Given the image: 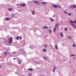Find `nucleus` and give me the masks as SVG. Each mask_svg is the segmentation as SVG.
<instances>
[{"label": "nucleus", "mask_w": 76, "mask_h": 76, "mask_svg": "<svg viewBox=\"0 0 76 76\" xmlns=\"http://www.w3.org/2000/svg\"><path fill=\"white\" fill-rule=\"evenodd\" d=\"M11 20V18H5L4 20L5 21H7L8 20Z\"/></svg>", "instance_id": "f257e3e1"}, {"label": "nucleus", "mask_w": 76, "mask_h": 76, "mask_svg": "<svg viewBox=\"0 0 76 76\" xmlns=\"http://www.w3.org/2000/svg\"><path fill=\"white\" fill-rule=\"evenodd\" d=\"M31 12L32 15H35V11L34 10H32Z\"/></svg>", "instance_id": "f03ea898"}, {"label": "nucleus", "mask_w": 76, "mask_h": 76, "mask_svg": "<svg viewBox=\"0 0 76 76\" xmlns=\"http://www.w3.org/2000/svg\"><path fill=\"white\" fill-rule=\"evenodd\" d=\"M34 2L35 3L37 4H40V3H39V1H34Z\"/></svg>", "instance_id": "7ed1b4c3"}, {"label": "nucleus", "mask_w": 76, "mask_h": 76, "mask_svg": "<svg viewBox=\"0 0 76 76\" xmlns=\"http://www.w3.org/2000/svg\"><path fill=\"white\" fill-rule=\"evenodd\" d=\"M52 7L54 8H57L58 7V6L55 4H53L52 5Z\"/></svg>", "instance_id": "20e7f679"}, {"label": "nucleus", "mask_w": 76, "mask_h": 76, "mask_svg": "<svg viewBox=\"0 0 76 76\" xmlns=\"http://www.w3.org/2000/svg\"><path fill=\"white\" fill-rule=\"evenodd\" d=\"M70 8L72 9H73V8H76V5H71L70 6Z\"/></svg>", "instance_id": "39448f33"}, {"label": "nucleus", "mask_w": 76, "mask_h": 76, "mask_svg": "<svg viewBox=\"0 0 76 76\" xmlns=\"http://www.w3.org/2000/svg\"><path fill=\"white\" fill-rule=\"evenodd\" d=\"M20 5L21 6V7H24V6H26V4L24 3L23 4H20Z\"/></svg>", "instance_id": "423d86ee"}, {"label": "nucleus", "mask_w": 76, "mask_h": 76, "mask_svg": "<svg viewBox=\"0 0 76 76\" xmlns=\"http://www.w3.org/2000/svg\"><path fill=\"white\" fill-rule=\"evenodd\" d=\"M70 25H72V26H73V27L74 28L76 29V25L75 24H74L72 23H70Z\"/></svg>", "instance_id": "0eeeda50"}, {"label": "nucleus", "mask_w": 76, "mask_h": 76, "mask_svg": "<svg viewBox=\"0 0 76 76\" xmlns=\"http://www.w3.org/2000/svg\"><path fill=\"white\" fill-rule=\"evenodd\" d=\"M60 36L61 37V38H63L64 35H63V34L62 32H61L60 33Z\"/></svg>", "instance_id": "6e6552de"}, {"label": "nucleus", "mask_w": 76, "mask_h": 76, "mask_svg": "<svg viewBox=\"0 0 76 76\" xmlns=\"http://www.w3.org/2000/svg\"><path fill=\"white\" fill-rule=\"evenodd\" d=\"M57 28L55 27L54 28H53V33H55V32L56 31V29Z\"/></svg>", "instance_id": "1a4fd4ad"}, {"label": "nucleus", "mask_w": 76, "mask_h": 76, "mask_svg": "<svg viewBox=\"0 0 76 76\" xmlns=\"http://www.w3.org/2000/svg\"><path fill=\"white\" fill-rule=\"evenodd\" d=\"M12 42V38H11L9 40V43L10 44Z\"/></svg>", "instance_id": "9d476101"}, {"label": "nucleus", "mask_w": 76, "mask_h": 76, "mask_svg": "<svg viewBox=\"0 0 76 76\" xmlns=\"http://www.w3.org/2000/svg\"><path fill=\"white\" fill-rule=\"evenodd\" d=\"M48 27L47 26H44L42 27V29H45V28H48Z\"/></svg>", "instance_id": "9b49d317"}, {"label": "nucleus", "mask_w": 76, "mask_h": 76, "mask_svg": "<svg viewBox=\"0 0 76 76\" xmlns=\"http://www.w3.org/2000/svg\"><path fill=\"white\" fill-rule=\"evenodd\" d=\"M58 46V45H56L55 46V48H56V50H58V47H57Z\"/></svg>", "instance_id": "f8f14e48"}, {"label": "nucleus", "mask_w": 76, "mask_h": 76, "mask_svg": "<svg viewBox=\"0 0 76 76\" xmlns=\"http://www.w3.org/2000/svg\"><path fill=\"white\" fill-rule=\"evenodd\" d=\"M8 10L10 12H12V11H13V8H10L8 9Z\"/></svg>", "instance_id": "ddd939ff"}, {"label": "nucleus", "mask_w": 76, "mask_h": 76, "mask_svg": "<svg viewBox=\"0 0 76 76\" xmlns=\"http://www.w3.org/2000/svg\"><path fill=\"white\" fill-rule=\"evenodd\" d=\"M42 4H43V5H45V4H47V2H42Z\"/></svg>", "instance_id": "4468645a"}, {"label": "nucleus", "mask_w": 76, "mask_h": 76, "mask_svg": "<svg viewBox=\"0 0 76 76\" xmlns=\"http://www.w3.org/2000/svg\"><path fill=\"white\" fill-rule=\"evenodd\" d=\"M69 22H70V23H72V24H73L72 23L75 24V22H74V21H72V20H70L69 21Z\"/></svg>", "instance_id": "2eb2a0df"}, {"label": "nucleus", "mask_w": 76, "mask_h": 76, "mask_svg": "<svg viewBox=\"0 0 76 76\" xmlns=\"http://www.w3.org/2000/svg\"><path fill=\"white\" fill-rule=\"evenodd\" d=\"M48 32L50 34H52V30L51 29H49L48 30Z\"/></svg>", "instance_id": "dca6fc26"}, {"label": "nucleus", "mask_w": 76, "mask_h": 76, "mask_svg": "<svg viewBox=\"0 0 76 76\" xmlns=\"http://www.w3.org/2000/svg\"><path fill=\"white\" fill-rule=\"evenodd\" d=\"M59 25V24L58 23H57L56 24L55 27V28H57V26H58Z\"/></svg>", "instance_id": "f3484780"}, {"label": "nucleus", "mask_w": 76, "mask_h": 76, "mask_svg": "<svg viewBox=\"0 0 76 76\" xmlns=\"http://www.w3.org/2000/svg\"><path fill=\"white\" fill-rule=\"evenodd\" d=\"M43 59H44V60H48V58H47V57H43Z\"/></svg>", "instance_id": "a211bd4d"}, {"label": "nucleus", "mask_w": 76, "mask_h": 76, "mask_svg": "<svg viewBox=\"0 0 76 76\" xmlns=\"http://www.w3.org/2000/svg\"><path fill=\"white\" fill-rule=\"evenodd\" d=\"M76 56V55L73 54H72L70 55V57H75Z\"/></svg>", "instance_id": "6ab92c4d"}, {"label": "nucleus", "mask_w": 76, "mask_h": 76, "mask_svg": "<svg viewBox=\"0 0 76 76\" xmlns=\"http://www.w3.org/2000/svg\"><path fill=\"white\" fill-rule=\"evenodd\" d=\"M68 38V39H72V37L70 36H67Z\"/></svg>", "instance_id": "aec40b11"}, {"label": "nucleus", "mask_w": 76, "mask_h": 76, "mask_svg": "<svg viewBox=\"0 0 76 76\" xmlns=\"http://www.w3.org/2000/svg\"><path fill=\"white\" fill-rule=\"evenodd\" d=\"M55 70H56V67H54L53 68V73H54V72H55Z\"/></svg>", "instance_id": "412c9836"}, {"label": "nucleus", "mask_w": 76, "mask_h": 76, "mask_svg": "<svg viewBox=\"0 0 76 76\" xmlns=\"http://www.w3.org/2000/svg\"><path fill=\"white\" fill-rule=\"evenodd\" d=\"M44 47H45V48H47V44H45Z\"/></svg>", "instance_id": "4be33fe9"}, {"label": "nucleus", "mask_w": 76, "mask_h": 76, "mask_svg": "<svg viewBox=\"0 0 76 76\" xmlns=\"http://www.w3.org/2000/svg\"><path fill=\"white\" fill-rule=\"evenodd\" d=\"M72 46L73 47H76V45L75 43L72 44Z\"/></svg>", "instance_id": "5701e85b"}, {"label": "nucleus", "mask_w": 76, "mask_h": 76, "mask_svg": "<svg viewBox=\"0 0 76 76\" xmlns=\"http://www.w3.org/2000/svg\"><path fill=\"white\" fill-rule=\"evenodd\" d=\"M34 70L33 69H28V70H29L30 71H32Z\"/></svg>", "instance_id": "b1692460"}, {"label": "nucleus", "mask_w": 76, "mask_h": 76, "mask_svg": "<svg viewBox=\"0 0 76 76\" xmlns=\"http://www.w3.org/2000/svg\"><path fill=\"white\" fill-rule=\"evenodd\" d=\"M4 55H7V52H4Z\"/></svg>", "instance_id": "393cba45"}, {"label": "nucleus", "mask_w": 76, "mask_h": 76, "mask_svg": "<svg viewBox=\"0 0 76 76\" xmlns=\"http://www.w3.org/2000/svg\"><path fill=\"white\" fill-rule=\"evenodd\" d=\"M18 62L19 64H20L21 63V61L20 60H19Z\"/></svg>", "instance_id": "a878e982"}, {"label": "nucleus", "mask_w": 76, "mask_h": 76, "mask_svg": "<svg viewBox=\"0 0 76 76\" xmlns=\"http://www.w3.org/2000/svg\"><path fill=\"white\" fill-rule=\"evenodd\" d=\"M50 19L51 22H54V20L53 19L50 18Z\"/></svg>", "instance_id": "bb28decb"}, {"label": "nucleus", "mask_w": 76, "mask_h": 76, "mask_svg": "<svg viewBox=\"0 0 76 76\" xmlns=\"http://www.w3.org/2000/svg\"><path fill=\"white\" fill-rule=\"evenodd\" d=\"M46 49H44L43 50V52H46Z\"/></svg>", "instance_id": "cd10ccee"}, {"label": "nucleus", "mask_w": 76, "mask_h": 76, "mask_svg": "<svg viewBox=\"0 0 76 76\" xmlns=\"http://www.w3.org/2000/svg\"><path fill=\"white\" fill-rule=\"evenodd\" d=\"M19 36H17V37L16 39H17V40H19Z\"/></svg>", "instance_id": "c85d7f7f"}, {"label": "nucleus", "mask_w": 76, "mask_h": 76, "mask_svg": "<svg viewBox=\"0 0 76 76\" xmlns=\"http://www.w3.org/2000/svg\"><path fill=\"white\" fill-rule=\"evenodd\" d=\"M67 29H68L67 28H66L64 29V31H66L67 30Z\"/></svg>", "instance_id": "c756f323"}, {"label": "nucleus", "mask_w": 76, "mask_h": 76, "mask_svg": "<svg viewBox=\"0 0 76 76\" xmlns=\"http://www.w3.org/2000/svg\"><path fill=\"white\" fill-rule=\"evenodd\" d=\"M71 15H72L71 13H69L68 14V15H69V16H71Z\"/></svg>", "instance_id": "7c9ffc66"}, {"label": "nucleus", "mask_w": 76, "mask_h": 76, "mask_svg": "<svg viewBox=\"0 0 76 76\" xmlns=\"http://www.w3.org/2000/svg\"><path fill=\"white\" fill-rule=\"evenodd\" d=\"M64 13H65V14H67V12L66 11H64Z\"/></svg>", "instance_id": "2f4dec72"}, {"label": "nucleus", "mask_w": 76, "mask_h": 76, "mask_svg": "<svg viewBox=\"0 0 76 76\" xmlns=\"http://www.w3.org/2000/svg\"><path fill=\"white\" fill-rule=\"evenodd\" d=\"M40 76H45V75L44 74H41Z\"/></svg>", "instance_id": "473e14b6"}, {"label": "nucleus", "mask_w": 76, "mask_h": 76, "mask_svg": "<svg viewBox=\"0 0 76 76\" xmlns=\"http://www.w3.org/2000/svg\"><path fill=\"white\" fill-rule=\"evenodd\" d=\"M12 18H14V15L13 14H12Z\"/></svg>", "instance_id": "72a5a7b5"}, {"label": "nucleus", "mask_w": 76, "mask_h": 76, "mask_svg": "<svg viewBox=\"0 0 76 76\" xmlns=\"http://www.w3.org/2000/svg\"><path fill=\"white\" fill-rule=\"evenodd\" d=\"M74 24H76V20H75L74 21Z\"/></svg>", "instance_id": "f704fd0d"}, {"label": "nucleus", "mask_w": 76, "mask_h": 76, "mask_svg": "<svg viewBox=\"0 0 76 76\" xmlns=\"http://www.w3.org/2000/svg\"><path fill=\"white\" fill-rule=\"evenodd\" d=\"M58 7V8H59V9H60V8H61V7L60 6H59Z\"/></svg>", "instance_id": "c9c22d12"}, {"label": "nucleus", "mask_w": 76, "mask_h": 76, "mask_svg": "<svg viewBox=\"0 0 76 76\" xmlns=\"http://www.w3.org/2000/svg\"><path fill=\"white\" fill-rule=\"evenodd\" d=\"M22 39V37H20L19 39Z\"/></svg>", "instance_id": "e433bc0d"}, {"label": "nucleus", "mask_w": 76, "mask_h": 76, "mask_svg": "<svg viewBox=\"0 0 76 76\" xmlns=\"http://www.w3.org/2000/svg\"><path fill=\"white\" fill-rule=\"evenodd\" d=\"M32 76V75L31 74H29V76Z\"/></svg>", "instance_id": "4c0bfd02"}, {"label": "nucleus", "mask_w": 76, "mask_h": 76, "mask_svg": "<svg viewBox=\"0 0 76 76\" xmlns=\"http://www.w3.org/2000/svg\"><path fill=\"white\" fill-rule=\"evenodd\" d=\"M1 65H0V68H1Z\"/></svg>", "instance_id": "58836bf2"}, {"label": "nucleus", "mask_w": 76, "mask_h": 76, "mask_svg": "<svg viewBox=\"0 0 76 76\" xmlns=\"http://www.w3.org/2000/svg\"><path fill=\"white\" fill-rule=\"evenodd\" d=\"M53 18H54V17H55V15H53Z\"/></svg>", "instance_id": "ea45409f"}, {"label": "nucleus", "mask_w": 76, "mask_h": 76, "mask_svg": "<svg viewBox=\"0 0 76 76\" xmlns=\"http://www.w3.org/2000/svg\"><path fill=\"white\" fill-rule=\"evenodd\" d=\"M75 58H73V60H75Z\"/></svg>", "instance_id": "a19ab883"}, {"label": "nucleus", "mask_w": 76, "mask_h": 76, "mask_svg": "<svg viewBox=\"0 0 76 76\" xmlns=\"http://www.w3.org/2000/svg\"><path fill=\"white\" fill-rule=\"evenodd\" d=\"M14 60H15V58H14Z\"/></svg>", "instance_id": "79ce46f5"}, {"label": "nucleus", "mask_w": 76, "mask_h": 76, "mask_svg": "<svg viewBox=\"0 0 76 76\" xmlns=\"http://www.w3.org/2000/svg\"><path fill=\"white\" fill-rule=\"evenodd\" d=\"M7 51H8V50H7Z\"/></svg>", "instance_id": "37998d69"}, {"label": "nucleus", "mask_w": 76, "mask_h": 76, "mask_svg": "<svg viewBox=\"0 0 76 76\" xmlns=\"http://www.w3.org/2000/svg\"><path fill=\"white\" fill-rule=\"evenodd\" d=\"M75 10V11H76V10Z\"/></svg>", "instance_id": "c03bdc74"}, {"label": "nucleus", "mask_w": 76, "mask_h": 76, "mask_svg": "<svg viewBox=\"0 0 76 76\" xmlns=\"http://www.w3.org/2000/svg\"><path fill=\"white\" fill-rule=\"evenodd\" d=\"M19 12H20V11H19Z\"/></svg>", "instance_id": "a18cd8bd"}]
</instances>
